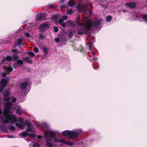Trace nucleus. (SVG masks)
<instances>
[{
	"mask_svg": "<svg viewBox=\"0 0 147 147\" xmlns=\"http://www.w3.org/2000/svg\"><path fill=\"white\" fill-rule=\"evenodd\" d=\"M7 76V74L5 73L4 72L2 73V76L3 77H5Z\"/></svg>",
	"mask_w": 147,
	"mask_h": 147,
	"instance_id": "59",
	"label": "nucleus"
},
{
	"mask_svg": "<svg viewBox=\"0 0 147 147\" xmlns=\"http://www.w3.org/2000/svg\"><path fill=\"white\" fill-rule=\"evenodd\" d=\"M10 93L9 91L7 90H5L3 93V95L7 98L5 99V101H9L10 98L8 96L10 95Z\"/></svg>",
	"mask_w": 147,
	"mask_h": 147,
	"instance_id": "11",
	"label": "nucleus"
},
{
	"mask_svg": "<svg viewBox=\"0 0 147 147\" xmlns=\"http://www.w3.org/2000/svg\"><path fill=\"white\" fill-rule=\"evenodd\" d=\"M33 126L32 125L27 127H28L26 129V131H27V132H31L32 131V128Z\"/></svg>",
	"mask_w": 147,
	"mask_h": 147,
	"instance_id": "28",
	"label": "nucleus"
},
{
	"mask_svg": "<svg viewBox=\"0 0 147 147\" xmlns=\"http://www.w3.org/2000/svg\"><path fill=\"white\" fill-rule=\"evenodd\" d=\"M50 25L48 23H44L40 25L39 29V32H43L50 27Z\"/></svg>",
	"mask_w": 147,
	"mask_h": 147,
	"instance_id": "8",
	"label": "nucleus"
},
{
	"mask_svg": "<svg viewBox=\"0 0 147 147\" xmlns=\"http://www.w3.org/2000/svg\"><path fill=\"white\" fill-rule=\"evenodd\" d=\"M66 0H60V2H59V3H63Z\"/></svg>",
	"mask_w": 147,
	"mask_h": 147,
	"instance_id": "62",
	"label": "nucleus"
},
{
	"mask_svg": "<svg viewBox=\"0 0 147 147\" xmlns=\"http://www.w3.org/2000/svg\"><path fill=\"white\" fill-rule=\"evenodd\" d=\"M67 5L68 6H73L74 5V0H70L68 2Z\"/></svg>",
	"mask_w": 147,
	"mask_h": 147,
	"instance_id": "20",
	"label": "nucleus"
},
{
	"mask_svg": "<svg viewBox=\"0 0 147 147\" xmlns=\"http://www.w3.org/2000/svg\"><path fill=\"white\" fill-rule=\"evenodd\" d=\"M68 18L67 16L66 15L63 16H62V19L64 20H66Z\"/></svg>",
	"mask_w": 147,
	"mask_h": 147,
	"instance_id": "49",
	"label": "nucleus"
},
{
	"mask_svg": "<svg viewBox=\"0 0 147 147\" xmlns=\"http://www.w3.org/2000/svg\"><path fill=\"white\" fill-rule=\"evenodd\" d=\"M142 18L145 20L147 23V15H144L142 17Z\"/></svg>",
	"mask_w": 147,
	"mask_h": 147,
	"instance_id": "42",
	"label": "nucleus"
},
{
	"mask_svg": "<svg viewBox=\"0 0 147 147\" xmlns=\"http://www.w3.org/2000/svg\"><path fill=\"white\" fill-rule=\"evenodd\" d=\"M11 109L9 108H5L3 110V116L6 119L10 120V121H15L16 117L15 115H10Z\"/></svg>",
	"mask_w": 147,
	"mask_h": 147,
	"instance_id": "2",
	"label": "nucleus"
},
{
	"mask_svg": "<svg viewBox=\"0 0 147 147\" xmlns=\"http://www.w3.org/2000/svg\"><path fill=\"white\" fill-rule=\"evenodd\" d=\"M29 137H31L32 138H34L36 136L35 134L34 133H30L28 134V135Z\"/></svg>",
	"mask_w": 147,
	"mask_h": 147,
	"instance_id": "38",
	"label": "nucleus"
},
{
	"mask_svg": "<svg viewBox=\"0 0 147 147\" xmlns=\"http://www.w3.org/2000/svg\"><path fill=\"white\" fill-rule=\"evenodd\" d=\"M37 20L42 21L44 18V16L43 14H38L37 16Z\"/></svg>",
	"mask_w": 147,
	"mask_h": 147,
	"instance_id": "18",
	"label": "nucleus"
},
{
	"mask_svg": "<svg viewBox=\"0 0 147 147\" xmlns=\"http://www.w3.org/2000/svg\"><path fill=\"white\" fill-rule=\"evenodd\" d=\"M28 85V83L27 82H22L20 86V88L22 90L26 89Z\"/></svg>",
	"mask_w": 147,
	"mask_h": 147,
	"instance_id": "12",
	"label": "nucleus"
},
{
	"mask_svg": "<svg viewBox=\"0 0 147 147\" xmlns=\"http://www.w3.org/2000/svg\"><path fill=\"white\" fill-rule=\"evenodd\" d=\"M125 5L127 7L130 9H134L136 8L137 3L135 2H130L125 3Z\"/></svg>",
	"mask_w": 147,
	"mask_h": 147,
	"instance_id": "7",
	"label": "nucleus"
},
{
	"mask_svg": "<svg viewBox=\"0 0 147 147\" xmlns=\"http://www.w3.org/2000/svg\"><path fill=\"white\" fill-rule=\"evenodd\" d=\"M60 142L66 144V141L64 139H60Z\"/></svg>",
	"mask_w": 147,
	"mask_h": 147,
	"instance_id": "48",
	"label": "nucleus"
},
{
	"mask_svg": "<svg viewBox=\"0 0 147 147\" xmlns=\"http://www.w3.org/2000/svg\"><path fill=\"white\" fill-rule=\"evenodd\" d=\"M67 13L68 14H71L73 13V10L72 9H70L69 10H67Z\"/></svg>",
	"mask_w": 147,
	"mask_h": 147,
	"instance_id": "46",
	"label": "nucleus"
},
{
	"mask_svg": "<svg viewBox=\"0 0 147 147\" xmlns=\"http://www.w3.org/2000/svg\"><path fill=\"white\" fill-rule=\"evenodd\" d=\"M88 18V16L85 18L86 20L85 22V23H87V22L90 21V20L92 24V27L90 28V29L91 28H92L93 29H94L95 28L98 27L101 24V21L100 20H97L92 21L90 19L87 20V19Z\"/></svg>",
	"mask_w": 147,
	"mask_h": 147,
	"instance_id": "4",
	"label": "nucleus"
},
{
	"mask_svg": "<svg viewBox=\"0 0 147 147\" xmlns=\"http://www.w3.org/2000/svg\"><path fill=\"white\" fill-rule=\"evenodd\" d=\"M34 51L35 53H38L39 51V50L38 48L35 47L34 49Z\"/></svg>",
	"mask_w": 147,
	"mask_h": 147,
	"instance_id": "44",
	"label": "nucleus"
},
{
	"mask_svg": "<svg viewBox=\"0 0 147 147\" xmlns=\"http://www.w3.org/2000/svg\"><path fill=\"white\" fill-rule=\"evenodd\" d=\"M39 38L41 40H43L45 38V36L43 35L42 33H40L39 35Z\"/></svg>",
	"mask_w": 147,
	"mask_h": 147,
	"instance_id": "21",
	"label": "nucleus"
},
{
	"mask_svg": "<svg viewBox=\"0 0 147 147\" xmlns=\"http://www.w3.org/2000/svg\"><path fill=\"white\" fill-rule=\"evenodd\" d=\"M6 60H7L8 61H11L13 59V58L11 56H7L6 57Z\"/></svg>",
	"mask_w": 147,
	"mask_h": 147,
	"instance_id": "29",
	"label": "nucleus"
},
{
	"mask_svg": "<svg viewBox=\"0 0 147 147\" xmlns=\"http://www.w3.org/2000/svg\"><path fill=\"white\" fill-rule=\"evenodd\" d=\"M0 128L2 130V131L5 132H7L8 131V130L7 127H5L4 125H2L0 126Z\"/></svg>",
	"mask_w": 147,
	"mask_h": 147,
	"instance_id": "19",
	"label": "nucleus"
},
{
	"mask_svg": "<svg viewBox=\"0 0 147 147\" xmlns=\"http://www.w3.org/2000/svg\"><path fill=\"white\" fill-rule=\"evenodd\" d=\"M6 70L8 72H11L13 70V68L10 66H9L7 67Z\"/></svg>",
	"mask_w": 147,
	"mask_h": 147,
	"instance_id": "30",
	"label": "nucleus"
},
{
	"mask_svg": "<svg viewBox=\"0 0 147 147\" xmlns=\"http://www.w3.org/2000/svg\"><path fill=\"white\" fill-rule=\"evenodd\" d=\"M43 51L45 53V57L47 56L48 54V49L46 47H43L42 49Z\"/></svg>",
	"mask_w": 147,
	"mask_h": 147,
	"instance_id": "25",
	"label": "nucleus"
},
{
	"mask_svg": "<svg viewBox=\"0 0 147 147\" xmlns=\"http://www.w3.org/2000/svg\"><path fill=\"white\" fill-rule=\"evenodd\" d=\"M54 32H57L58 31V28L57 27H55L54 28Z\"/></svg>",
	"mask_w": 147,
	"mask_h": 147,
	"instance_id": "53",
	"label": "nucleus"
},
{
	"mask_svg": "<svg viewBox=\"0 0 147 147\" xmlns=\"http://www.w3.org/2000/svg\"><path fill=\"white\" fill-rule=\"evenodd\" d=\"M3 90V88H0V92H2Z\"/></svg>",
	"mask_w": 147,
	"mask_h": 147,
	"instance_id": "64",
	"label": "nucleus"
},
{
	"mask_svg": "<svg viewBox=\"0 0 147 147\" xmlns=\"http://www.w3.org/2000/svg\"><path fill=\"white\" fill-rule=\"evenodd\" d=\"M112 19L111 16H108L106 20L107 22H110Z\"/></svg>",
	"mask_w": 147,
	"mask_h": 147,
	"instance_id": "31",
	"label": "nucleus"
},
{
	"mask_svg": "<svg viewBox=\"0 0 147 147\" xmlns=\"http://www.w3.org/2000/svg\"><path fill=\"white\" fill-rule=\"evenodd\" d=\"M16 112L17 114H21L22 113L21 109H17Z\"/></svg>",
	"mask_w": 147,
	"mask_h": 147,
	"instance_id": "40",
	"label": "nucleus"
},
{
	"mask_svg": "<svg viewBox=\"0 0 147 147\" xmlns=\"http://www.w3.org/2000/svg\"><path fill=\"white\" fill-rule=\"evenodd\" d=\"M9 129L11 131H14L16 130V128L14 126H11L9 127Z\"/></svg>",
	"mask_w": 147,
	"mask_h": 147,
	"instance_id": "39",
	"label": "nucleus"
},
{
	"mask_svg": "<svg viewBox=\"0 0 147 147\" xmlns=\"http://www.w3.org/2000/svg\"><path fill=\"white\" fill-rule=\"evenodd\" d=\"M9 120L7 119H5L3 121V123L4 124H7L9 123ZM10 121V120H9Z\"/></svg>",
	"mask_w": 147,
	"mask_h": 147,
	"instance_id": "47",
	"label": "nucleus"
},
{
	"mask_svg": "<svg viewBox=\"0 0 147 147\" xmlns=\"http://www.w3.org/2000/svg\"><path fill=\"white\" fill-rule=\"evenodd\" d=\"M80 51L81 52H83V53L84 52V51L83 50V47L82 46L80 47Z\"/></svg>",
	"mask_w": 147,
	"mask_h": 147,
	"instance_id": "55",
	"label": "nucleus"
},
{
	"mask_svg": "<svg viewBox=\"0 0 147 147\" xmlns=\"http://www.w3.org/2000/svg\"><path fill=\"white\" fill-rule=\"evenodd\" d=\"M23 64V61L22 60L18 59L14 63L13 67L14 69H16L18 65H22Z\"/></svg>",
	"mask_w": 147,
	"mask_h": 147,
	"instance_id": "10",
	"label": "nucleus"
},
{
	"mask_svg": "<svg viewBox=\"0 0 147 147\" xmlns=\"http://www.w3.org/2000/svg\"><path fill=\"white\" fill-rule=\"evenodd\" d=\"M11 51L13 52L16 53L17 54H18V51L16 49H12L11 50Z\"/></svg>",
	"mask_w": 147,
	"mask_h": 147,
	"instance_id": "58",
	"label": "nucleus"
},
{
	"mask_svg": "<svg viewBox=\"0 0 147 147\" xmlns=\"http://www.w3.org/2000/svg\"><path fill=\"white\" fill-rule=\"evenodd\" d=\"M62 134L67 138H74V132H72L70 130L64 131L62 132Z\"/></svg>",
	"mask_w": 147,
	"mask_h": 147,
	"instance_id": "6",
	"label": "nucleus"
},
{
	"mask_svg": "<svg viewBox=\"0 0 147 147\" xmlns=\"http://www.w3.org/2000/svg\"><path fill=\"white\" fill-rule=\"evenodd\" d=\"M42 137V136L38 135L37 136V138L38 139H40Z\"/></svg>",
	"mask_w": 147,
	"mask_h": 147,
	"instance_id": "63",
	"label": "nucleus"
},
{
	"mask_svg": "<svg viewBox=\"0 0 147 147\" xmlns=\"http://www.w3.org/2000/svg\"><path fill=\"white\" fill-rule=\"evenodd\" d=\"M85 23V22L82 23L79 18L76 19V22L77 24L80 26H83L82 28H79L77 31V34L78 35H82L84 34L88 36V31L92 27V24L90 20Z\"/></svg>",
	"mask_w": 147,
	"mask_h": 147,
	"instance_id": "1",
	"label": "nucleus"
},
{
	"mask_svg": "<svg viewBox=\"0 0 147 147\" xmlns=\"http://www.w3.org/2000/svg\"><path fill=\"white\" fill-rule=\"evenodd\" d=\"M82 131L80 129L74 130V140L80 136ZM82 144L83 143L82 142H79V141L76 142L74 140V145L80 144L79 145H80V144Z\"/></svg>",
	"mask_w": 147,
	"mask_h": 147,
	"instance_id": "5",
	"label": "nucleus"
},
{
	"mask_svg": "<svg viewBox=\"0 0 147 147\" xmlns=\"http://www.w3.org/2000/svg\"><path fill=\"white\" fill-rule=\"evenodd\" d=\"M60 38L62 42H64L66 40V36L62 35H60Z\"/></svg>",
	"mask_w": 147,
	"mask_h": 147,
	"instance_id": "17",
	"label": "nucleus"
},
{
	"mask_svg": "<svg viewBox=\"0 0 147 147\" xmlns=\"http://www.w3.org/2000/svg\"><path fill=\"white\" fill-rule=\"evenodd\" d=\"M11 122H13V123H15L16 122H20L21 123H23V121L21 117H20L18 119V120H17L16 118V119H15V121H11Z\"/></svg>",
	"mask_w": 147,
	"mask_h": 147,
	"instance_id": "24",
	"label": "nucleus"
},
{
	"mask_svg": "<svg viewBox=\"0 0 147 147\" xmlns=\"http://www.w3.org/2000/svg\"><path fill=\"white\" fill-rule=\"evenodd\" d=\"M44 134L45 136L46 137L53 138H55L56 137L55 134L53 132H49V131H45Z\"/></svg>",
	"mask_w": 147,
	"mask_h": 147,
	"instance_id": "9",
	"label": "nucleus"
},
{
	"mask_svg": "<svg viewBox=\"0 0 147 147\" xmlns=\"http://www.w3.org/2000/svg\"><path fill=\"white\" fill-rule=\"evenodd\" d=\"M61 26H63L64 28L66 27V26L65 23H63L61 24Z\"/></svg>",
	"mask_w": 147,
	"mask_h": 147,
	"instance_id": "60",
	"label": "nucleus"
},
{
	"mask_svg": "<svg viewBox=\"0 0 147 147\" xmlns=\"http://www.w3.org/2000/svg\"><path fill=\"white\" fill-rule=\"evenodd\" d=\"M5 106L6 108H9L11 109L12 107V103L10 102H6L5 104Z\"/></svg>",
	"mask_w": 147,
	"mask_h": 147,
	"instance_id": "16",
	"label": "nucleus"
},
{
	"mask_svg": "<svg viewBox=\"0 0 147 147\" xmlns=\"http://www.w3.org/2000/svg\"><path fill=\"white\" fill-rule=\"evenodd\" d=\"M55 40L56 42L58 43L60 41V39L59 38H56L55 39Z\"/></svg>",
	"mask_w": 147,
	"mask_h": 147,
	"instance_id": "52",
	"label": "nucleus"
},
{
	"mask_svg": "<svg viewBox=\"0 0 147 147\" xmlns=\"http://www.w3.org/2000/svg\"><path fill=\"white\" fill-rule=\"evenodd\" d=\"M23 60L24 61L30 64H32L33 62L32 60L28 57L23 58Z\"/></svg>",
	"mask_w": 147,
	"mask_h": 147,
	"instance_id": "14",
	"label": "nucleus"
},
{
	"mask_svg": "<svg viewBox=\"0 0 147 147\" xmlns=\"http://www.w3.org/2000/svg\"><path fill=\"white\" fill-rule=\"evenodd\" d=\"M67 23L71 26L72 27H74V22L73 21L68 20L67 21Z\"/></svg>",
	"mask_w": 147,
	"mask_h": 147,
	"instance_id": "34",
	"label": "nucleus"
},
{
	"mask_svg": "<svg viewBox=\"0 0 147 147\" xmlns=\"http://www.w3.org/2000/svg\"><path fill=\"white\" fill-rule=\"evenodd\" d=\"M32 147H40V145L36 143L33 145Z\"/></svg>",
	"mask_w": 147,
	"mask_h": 147,
	"instance_id": "51",
	"label": "nucleus"
},
{
	"mask_svg": "<svg viewBox=\"0 0 147 147\" xmlns=\"http://www.w3.org/2000/svg\"><path fill=\"white\" fill-rule=\"evenodd\" d=\"M15 125L16 127L19 128H22L24 126L23 125L18 123H16L15 124Z\"/></svg>",
	"mask_w": 147,
	"mask_h": 147,
	"instance_id": "33",
	"label": "nucleus"
},
{
	"mask_svg": "<svg viewBox=\"0 0 147 147\" xmlns=\"http://www.w3.org/2000/svg\"><path fill=\"white\" fill-rule=\"evenodd\" d=\"M24 34V35L26 36V37H30V34L27 32H25Z\"/></svg>",
	"mask_w": 147,
	"mask_h": 147,
	"instance_id": "50",
	"label": "nucleus"
},
{
	"mask_svg": "<svg viewBox=\"0 0 147 147\" xmlns=\"http://www.w3.org/2000/svg\"><path fill=\"white\" fill-rule=\"evenodd\" d=\"M28 135V133L26 131H23L19 134V136L25 137Z\"/></svg>",
	"mask_w": 147,
	"mask_h": 147,
	"instance_id": "15",
	"label": "nucleus"
},
{
	"mask_svg": "<svg viewBox=\"0 0 147 147\" xmlns=\"http://www.w3.org/2000/svg\"><path fill=\"white\" fill-rule=\"evenodd\" d=\"M66 144L69 145L70 146H71L73 145V143L71 142L66 141Z\"/></svg>",
	"mask_w": 147,
	"mask_h": 147,
	"instance_id": "41",
	"label": "nucleus"
},
{
	"mask_svg": "<svg viewBox=\"0 0 147 147\" xmlns=\"http://www.w3.org/2000/svg\"><path fill=\"white\" fill-rule=\"evenodd\" d=\"M13 59L14 61H16L19 58V57L17 55H13Z\"/></svg>",
	"mask_w": 147,
	"mask_h": 147,
	"instance_id": "26",
	"label": "nucleus"
},
{
	"mask_svg": "<svg viewBox=\"0 0 147 147\" xmlns=\"http://www.w3.org/2000/svg\"><path fill=\"white\" fill-rule=\"evenodd\" d=\"M60 140L58 139H55L54 140V142L55 143L60 142Z\"/></svg>",
	"mask_w": 147,
	"mask_h": 147,
	"instance_id": "57",
	"label": "nucleus"
},
{
	"mask_svg": "<svg viewBox=\"0 0 147 147\" xmlns=\"http://www.w3.org/2000/svg\"><path fill=\"white\" fill-rule=\"evenodd\" d=\"M0 84L2 87H5L7 84V81L6 79H2L0 82Z\"/></svg>",
	"mask_w": 147,
	"mask_h": 147,
	"instance_id": "13",
	"label": "nucleus"
},
{
	"mask_svg": "<svg viewBox=\"0 0 147 147\" xmlns=\"http://www.w3.org/2000/svg\"><path fill=\"white\" fill-rule=\"evenodd\" d=\"M78 9L79 11L81 12H83L84 14H88L89 12V14L91 16L92 13V11L91 10H90L88 7L86 5H78Z\"/></svg>",
	"mask_w": 147,
	"mask_h": 147,
	"instance_id": "3",
	"label": "nucleus"
},
{
	"mask_svg": "<svg viewBox=\"0 0 147 147\" xmlns=\"http://www.w3.org/2000/svg\"><path fill=\"white\" fill-rule=\"evenodd\" d=\"M17 100V99L16 98H13L12 99V101L13 102H15Z\"/></svg>",
	"mask_w": 147,
	"mask_h": 147,
	"instance_id": "61",
	"label": "nucleus"
},
{
	"mask_svg": "<svg viewBox=\"0 0 147 147\" xmlns=\"http://www.w3.org/2000/svg\"><path fill=\"white\" fill-rule=\"evenodd\" d=\"M63 20L62 19H60L59 21V24H61L63 23Z\"/></svg>",
	"mask_w": 147,
	"mask_h": 147,
	"instance_id": "56",
	"label": "nucleus"
},
{
	"mask_svg": "<svg viewBox=\"0 0 147 147\" xmlns=\"http://www.w3.org/2000/svg\"><path fill=\"white\" fill-rule=\"evenodd\" d=\"M49 8H54L55 6L53 4H51L49 5Z\"/></svg>",
	"mask_w": 147,
	"mask_h": 147,
	"instance_id": "43",
	"label": "nucleus"
},
{
	"mask_svg": "<svg viewBox=\"0 0 147 147\" xmlns=\"http://www.w3.org/2000/svg\"><path fill=\"white\" fill-rule=\"evenodd\" d=\"M68 6H67V5H60V8H61V9L63 10V9L65 8L66 7H67Z\"/></svg>",
	"mask_w": 147,
	"mask_h": 147,
	"instance_id": "36",
	"label": "nucleus"
},
{
	"mask_svg": "<svg viewBox=\"0 0 147 147\" xmlns=\"http://www.w3.org/2000/svg\"><path fill=\"white\" fill-rule=\"evenodd\" d=\"M26 124L27 125V127L30 126L32 125H31L30 122L28 121H26Z\"/></svg>",
	"mask_w": 147,
	"mask_h": 147,
	"instance_id": "45",
	"label": "nucleus"
},
{
	"mask_svg": "<svg viewBox=\"0 0 147 147\" xmlns=\"http://www.w3.org/2000/svg\"><path fill=\"white\" fill-rule=\"evenodd\" d=\"M86 44L89 45V48L90 50L92 48L93 46V43L92 42H90L89 43H86Z\"/></svg>",
	"mask_w": 147,
	"mask_h": 147,
	"instance_id": "37",
	"label": "nucleus"
},
{
	"mask_svg": "<svg viewBox=\"0 0 147 147\" xmlns=\"http://www.w3.org/2000/svg\"><path fill=\"white\" fill-rule=\"evenodd\" d=\"M28 54H29L30 55V57L32 58L35 56L34 53L32 52H28L27 53Z\"/></svg>",
	"mask_w": 147,
	"mask_h": 147,
	"instance_id": "32",
	"label": "nucleus"
},
{
	"mask_svg": "<svg viewBox=\"0 0 147 147\" xmlns=\"http://www.w3.org/2000/svg\"><path fill=\"white\" fill-rule=\"evenodd\" d=\"M73 36V32L71 30L67 34V36L69 38H71Z\"/></svg>",
	"mask_w": 147,
	"mask_h": 147,
	"instance_id": "23",
	"label": "nucleus"
},
{
	"mask_svg": "<svg viewBox=\"0 0 147 147\" xmlns=\"http://www.w3.org/2000/svg\"><path fill=\"white\" fill-rule=\"evenodd\" d=\"M46 145L47 147H53V145L52 143L49 142H47Z\"/></svg>",
	"mask_w": 147,
	"mask_h": 147,
	"instance_id": "35",
	"label": "nucleus"
},
{
	"mask_svg": "<svg viewBox=\"0 0 147 147\" xmlns=\"http://www.w3.org/2000/svg\"><path fill=\"white\" fill-rule=\"evenodd\" d=\"M58 15H53L51 18V19L52 20H58Z\"/></svg>",
	"mask_w": 147,
	"mask_h": 147,
	"instance_id": "22",
	"label": "nucleus"
},
{
	"mask_svg": "<svg viewBox=\"0 0 147 147\" xmlns=\"http://www.w3.org/2000/svg\"><path fill=\"white\" fill-rule=\"evenodd\" d=\"M22 41V39L21 38H18L17 39L16 44L18 45L20 44Z\"/></svg>",
	"mask_w": 147,
	"mask_h": 147,
	"instance_id": "27",
	"label": "nucleus"
},
{
	"mask_svg": "<svg viewBox=\"0 0 147 147\" xmlns=\"http://www.w3.org/2000/svg\"><path fill=\"white\" fill-rule=\"evenodd\" d=\"M6 58H5V57L3 58V60L1 61V63L2 64L6 61Z\"/></svg>",
	"mask_w": 147,
	"mask_h": 147,
	"instance_id": "54",
	"label": "nucleus"
}]
</instances>
